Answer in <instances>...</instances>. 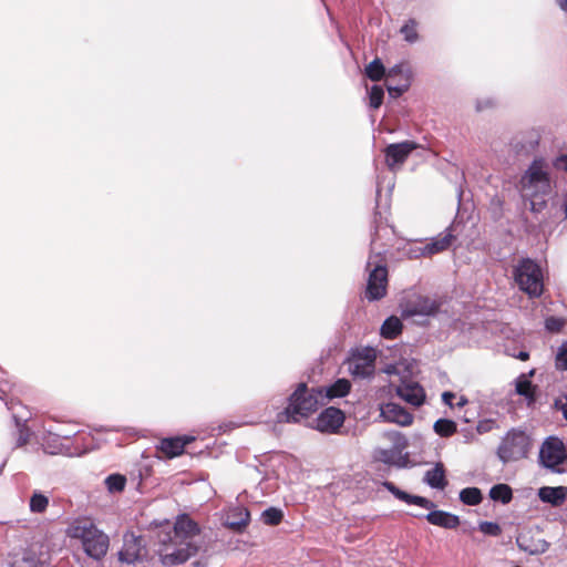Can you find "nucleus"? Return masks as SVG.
<instances>
[{
    "label": "nucleus",
    "mask_w": 567,
    "mask_h": 567,
    "mask_svg": "<svg viewBox=\"0 0 567 567\" xmlns=\"http://www.w3.org/2000/svg\"><path fill=\"white\" fill-rule=\"evenodd\" d=\"M557 3L561 10L567 11V0H557Z\"/></svg>",
    "instance_id": "nucleus-47"
},
{
    "label": "nucleus",
    "mask_w": 567,
    "mask_h": 567,
    "mask_svg": "<svg viewBox=\"0 0 567 567\" xmlns=\"http://www.w3.org/2000/svg\"><path fill=\"white\" fill-rule=\"evenodd\" d=\"M468 403V400L465 398V396H461L458 402L456 403V406L457 408H463L465 406L466 404Z\"/></svg>",
    "instance_id": "nucleus-45"
},
{
    "label": "nucleus",
    "mask_w": 567,
    "mask_h": 567,
    "mask_svg": "<svg viewBox=\"0 0 567 567\" xmlns=\"http://www.w3.org/2000/svg\"><path fill=\"white\" fill-rule=\"evenodd\" d=\"M16 421H17V431H18V439H17L16 447H21L28 443V441L30 439V431L24 424H21L18 420H16Z\"/></svg>",
    "instance_id": "nucleus-37"
},
{
    "label": "nucleus",
    "mask_w": 567,
    "mask_h": 567,
    "mask_svg": "<svg viewBox=\"0 0 567 567\" xmlns=\"http://www.w3.org/2000/svg\"><path fill=\"white\" fill-rule=\"evenodd\" d=\"M195 440L194 436L183 435L176 437H166L159 442L157 449L168 458L183 454L185 446Z\"/></svg>",
    "instance_id": "nucleus-17"
},
{
    "label": "nucleus",
    "mask_w": 567,
    "mask_h": 567,
    "mask_svg": "<svg viewBox=\"0 0 567 567\" xmlns=\"http://www.w3.org/2000/svg\"><path fill=\"white\" fill-rule=\"evenodd\" d=\"M385 73V69L380 59H374L365 68L367 76L372 81H380Z\"/></svg>",
    "instance_id": "nucleus-30"
},
{
    "label": "nucleus",
    "mask_w": 567,
    "mask_h": 567,
    "mask_svg": "<svg viewBox=\"0 0 567 567\" xmlns=\"http://www.w3.org/2000/svg\"><path fill=\"white\" fill-rule=\"evenodd\" d=\"M205 536L198 524L188 515H178L173 530L159 534L157 554L164 566L185 564L200 551H205Z\"/></svg>",
    "instance_id": "nucleus-1"
},
{
    "label": "nucleus",
    "mask_w": 567,
    "mask_h": 567,
    "mask_svg": "<svg viewBox=\"0 0 567 567\" xmlns=\"http://www.w3.org/2000/svg\"><path fill=\"white\" fill-rule=\"evenodd\" d=\"M351 389V384L347 379H339L324 390V396L329 400L346 396Z\"/></svg>",
    "instance_id": "nucleus-24"
},
{
    "label": "nucleus",
    "mask_w": 567,
    "mask_h": 567,
    "mask_svg": "<svg viewBox=\"0 0 567 567\" xmlns=\"http://www.w3.org/2000/svg\"><path fill=\"white\" fill-rule=\"evenodd\" d=\"M522 196L530 200V210L540 212L543 199L551 190L550 164L543 157L535 158L519 181Z\"/></svg>",
    "instance_id": "nucleus-2"
},
{
    "label": "nucleus",
    "mask_w": 567,
    "mask_h": 567,
    "mask_svg": "<svg viewBox=\"0 0 567 567\" xmlns=\"http://www.w3.org/2000/svg\"><path fill=\"white\" fill-rule=\"evenodd\" d=\"M378 458L382 462L389 463L390 462V453L388 451H380Z\"/></svg>",
    "instance_id": "nucleus-43"
},
{
    "label": "nucleus",
    "mask_w": 567,
    "mask_h": 567,
    "mask_svg": "<svg viewBox=\"0 0 567 567\" xmlns=\"http://www.w3.org/2000/svg\"><path fill=\"white\" fill-rule=\"evenodd\" d=\"M565 326V321L557 317H549L545 321V327L550 332H559Z\"/></svg>",
    "instance_id": "nucleus-40"
},
{
    "label": "nucleus",
    "mask_w": 567,
    "mask_h": 567,
    "mask_svg": "<svg viewBox=\"0 0 567 567\" xmlns=\"http://www.w3.org/2000/svg\"><path fill=\"white\" fill-rule=\"evenodd\" d=\"M517 544L520 549L528 551L532 555L543 554L549 548V544L546 540L539 542L534 548L525 547L519 539H517Z\"/></svg>",
    "instance_id": "nucleus-39"
},
{
    "label": "nucleus",
    "mask_w": 567,
    "mask_h": 567,
    "mask_svg": "<svg viewBox=\"0 0 567 567\" xmlns=\"http://www.w3.org/2000/svg\"><path fill=\"white\" fill-rule=\"evenodd\" d=\"M553 166L556 169L567 172V154L558 156L554 161Z\"/></svg>",
    "instance_id": "nucleus-41"
},
{
    "label": "nucleus",
    "mask_w": 567,
    "mask_h": 567,
    "mask_svg": "<svg viewBox=\"0 0 567 567\" xmlns=\"http://www.w3.org/2000/svg\"><path fill=\"white\" fill-rule=\"evenodd\" d=\"M388 90H389L390 94H392V93L394 92L396 96H398V95H400V94H402V92H403V90H402V89H399V87H392V86L388 87Z\"/></svg>",
    "instance_id": "nucleus-46"
},
{
    "label": "nucleus",
    "mask_w": 567,
    "mask_h": 567,
    "mask_svg": "<svg viewBox=\"0 0 567 567\" xmlns=\"http://www.w3.org/2000/svg\"><path fill=\"white\" fill-rule=\"evenodd\" d=\"M480 530L488 536L497 537L502 534V528L497 523L481 522L478 525Z\"/></svg>",
    "instance_id": "nucleus-35"
},
{
    "label": "nucleus",
    "mask_w": 567,
    "mask_h": 567,
    "mask_svg": "<svg viewBox=\"0 0 567 567\" xmlns=\"http://www.w3.org/2000/svg\"><path fill=\"white\" fill-rule=\"evenodd\" d=\"M457 430L456 423L447 419H439L434 423V431L444 437L453 435Z\"/></svg>",
    "instance_id": "nucleus-29"
},
{
    "label": "nucleus",
    "mask_w": 567,
    "mask_h": 567,
    "mask_svg": "<svg viewBox=\"0 0 567 567\" xmlns=\"http://www.w3.org/2000/svg\"><path fill=\"white\" fill-rule=\"evenodd\" d=\"M3 466H6V461L2 463L0 471L3 468Z\"/></svg>",
    "instance_id": "nucleus-53"
},
{
    "label": "nucleus",
    "mask_w": 567,
    "mask_h": 567,
    "mask_svg": "<svg viewBox=\"0 0 567 567\" xmlns=\"http://www.w3.org/2000/svg\"><path fill=\"white\" fill-rule=\"evenodd\" d=\"M538 496L544 503H548L553 506H559L565 502L567 497V488L564 486H545L539 488Z\"/></svg>",
    "instance_id": "nucleus-22"
},
{
    "label": "nucleus",
    "mask_w": 567,
    "mask_h": 567,
    "mask_svg": "<svg viewBox=\"0 0 567 567\" xmlns=\"http://www.w3.org/2000/svg\"><path fill=\"white\" fill-rule=\"evenodd\" d=\"M528 357H529V355H528V353H527V352L522 351V352H519V354H518V357H517V358H518V359H520V360H523V361H525V360H527V359H528Z\"/></svg>",
    "instance_id": "nucleus-49"
},
{
    "label": "nucleus",
    "mask_w": 567,
    "mask_h": 567,
    "mask_svg": "<svg viewBox=\"0 0 567 567\" xmlns=\"http://www.w3.org/2000/svg\"><path fill=\"white\" fill-rule=\"evenodd\" d=\"M250 520L249 511L243 505L230 507L226 515V525L234 532H241Z\"/></svg>",
    "instance_id": "nucleus-19"
},
{
    "label": "nucleus",
    "mask_w": 567,
    "mask_h": 567,
    "mask_svg": "<svg viewBox=\"0 0 567 567\" xmlns=\"http://www.w3.org/2000/svg\"><path fill=\"white\" fill-rule=\"evenodd\" d=\"M453 399H455V394L453 392L446 391L442 394L443 402L449 406H453Z\"/></svg>",
    "instance_id": "nucleus-42"
},
{
    "label": "nucleus",
    "mask_w": 567,
    "mask_h": 567,
    "mask_svg": "<svg viewBox=\"0 0 567 567\" xmlns=\"http://www.w3.org/2000/svg\"><path fill=\"white\" fill-rule=\"evenodd\" d=\"M415 148L416 144L411 141L388 145L384 151L388 167L391 171H394L396 166H400L405 162L410 153Z\"/></svg>",
    "instance_id": "nucleus-13"
},
{
    "label": "nucleus",
    "mask_w": 567,
    "mask_h": 567,
    "mask_svg": "<svg viewBox=\"0 0 567 567\" xmlns=\"http://www.w3.org/2000/svg\"><path fill=\"white\" fill-rule=\"evenodd\" d=\"M346 420L344 413L338 408H327L321 411V433H340Z\"/></svg>",
    "instance_id": "nucleus-16"
},
{
    "label": "nucleus",
    "mask_w": 567,
    "mask_h": 567,
    "mask_svg": "<svg viewBox=\"0 0 567 567\" xmlns=\"http://www.w3.org/2000/svg\"><path fill=\"white\" fill-rule=\"evenodd\" d=\"M566 460L567 453L564 443L558 437H549L542 444L539 462L544 467L559 473L558 466Z\"/></svg>",
    "instance_id": "nucleus-9"
},
{
    "label": "nucleus",
    "mask_w": 567,
    "mask_h": 567,
    "mask_svg": "<svg viewBox=\"0 0 567 567\" xmlns=\"http://www.w3.org/2000/svg\"><path fill=\"white\" fill-rule=\"evenodd\" d=\"M377 350L372 347H360L351 351L347 360L348 370L353 378L365 379L374 374Z\"/></svg>",
    "instance_id": "nucleus-8"
},
{
    "label": "nucleus",
    "mask_w": 567,
    "mask_h": 567,
    "mask_svg": "<svg viewBox=\"0 0 567 567\" xmlns=\"http://www.w3.org/2000/svg\"><path fill=\"white\" fill-rule=\"evenodd\" d=\"M49 453H51V454H55V453H56V451H55V450H50V451H49Z\"/></svg>",
    "instance_id": "nucleus-52"
},
{
    "label": "nucleus",
    "mask_w": 567,
    "mask_h": 567,
    "mask_svg": "<svg viewBox=\"0 0 567 567\" xmlns=\"http://www.w3.org/2000/svg\"><path fill=\"white\" fill-rule=\"evenodd\" d=\"M145 547L144 539L141 536L134 534H126L124 536V544L122 550L118 553L120 560L133 564L143 556Z\"/></svg>",
    "instance_id": "nucleus-14"
},
{
    "label": "nucleus",
    "mask_w": 567,
    "mask_h": 567,
    "mask_svg": "<svg viewBox=\"0 0 567 567\" xmlns=\"http://www.w3.org/2000/svg\"><path fill=\"white\" fill-rule=\"evenodd\" d=\"M383 95V89L379 85H373L369 92L370 106L373 109H379L382 104Z\"/></svg>",
    "instance_id": "nucleus-34"
},
{
    "label": "nucleus",
    "mask_w": 567,
    "mask_h": 567,
    "mask_svg": "<svg viewBox=\"0 0 567 567\" xmlns=\"http://www.w3.org/2000/svg\"><path fill=\"white\" fill-rule=\"evenodd\" d=\"M516 392L519 395H523L526 398L533 396L532 382L525 378H519L516 382Z\"/></svg>",
    "instance_id": "nucleus-38"
},
{
    "label": "nucleus",
    "mask_w": 567,
    "mask_h": 567,
    "mask_svg": "<svg viewBox=\"0 0 567 567\" xmlns=\"http://www.w3.org/2000/svg\"><path fill=\"white\" fill-rule=\"evenodd\" d=\"M382 485L398 499L405 502L406 504L417 505L426 509H432L435 507V504L432 501L422 496L411 495L396 487L392 482L385 481Z\"/></svg>",
    "instance_id": "nucleus-20"
},
{
    "label": "nucleus",
    "mask_w": 567,
    "mask_h": 567,
    "mask_svg": "<svg viewBox=\"0 0 567 567\" xmlns=\"http://www.w3.org/2000/svg\"><path fill=\"white\" fill-rule=\"evenodd\" d=\"M440 306L441 303L435 299L426 296H416L406 302L403 315L405 317L433 316L437 312Z\"/></svg>",
    "instance_id": "nucleus-11"
},
{
    "label": "nucleus",
    "mask_w": 567,
    "mask_h": 567,
    "mask_svg": "<svg viewBox=\"0 0 567 567\" xmlns=\"http://www.w3.org/2000/svg\"><path fill=\"white\" fill-rule=\"evenodd\" d=\"M396 394L413 406H420L425 400L423 388L413 381L403 382L396 388Z\"/></svg>",
    "instance_id": "nucleus-18"
},
{
    "label": "nucleus",
    "mask_w": 567,
    "mask_h": 567,
    "mask_svg": "<svg viewBox=\"0 0 567 567\" xmlns=\"http://www.w3.org/2000/svg\"><path fill=\"white\" fill-rule=\"evenodd\" d=\"M309 426L315 430H319V415L311 420V422L309 423Z\"/></svg>",
    "instance_id": "nucleus-44"
},
{
    "label": "nucleus",
    "mask_w": 567,
    "mask_h": 567,
    "mask_svg": "<svg viewBox=\"0 0 567 567\" xmlns=\"http://www.w3.org/2000/svg\"><path fill=\"white\" fill-rule=\"evenodd\" d=\"M555 365L557 370L567 371V343H564L558 348Z\"/></svg>",
    "instance_id": "nucleus-36"
},
{
    "label": "nucleus",
    "mask_w": 567,
    "mask_h": 567,
    "mask_svg": "<svg viewBox=\"0 0 567 567\" xmlns=\"http://www.w3.org/2000/svg\"><path fill=\"white\" fill-rule=\"evenodd\" d=\"M105 485L111 493L122 492L126 485V478L121 474H111L105 478Z\"/></svg>",
    "instance_id": "nucleus-31"
},
{
    "label": "nucleus",
    "mask_w": 567,
    "mask_h": 567,
    "mask_svg": "<svg viewBox=\"0 0 567 567\" xmlns=\"http://www.w3.org/2000/svg\"><path fill=\"white\" fill-rule=\"evenodd\" d=\"M401 33L404 37V40L409 43L416 42L419 35L416 31V21L415 20H409L402 28Z\"/></svg>",
    "instance_id": "nucleus-33"
},
{
    "label": "nucleus",
    "mask_w": 567,
    "mask_h": 567,
    "mask_svg": "<svg viewBox=\"0 0 567 567\" xmlns=\"http://www.w3.org/2000/svg\"><path fill=\"white\" fill-rule=\"evenodd\" d=\"M49 559L47 546L33 543L24 550L21 559L13 561L11 567H44Z\"/></svg>",
    "instance_id": "nucleus-10"
},
{
    "label": "nucleus",
    "mask_w": 567,
    "mask_h": 567,
    "mask_svg": "<svg viewBox=\"0 0 567 567\" xmlns=\"http://www.w3.org/2000/svg\"><path fill=\"white\" fill-rule=\"evenodd\" d=\"M66 535L79 539L84 553L95 560L102 559L109 550L110 538L87 518L74 519L66 528Z\"/></svg>",
    "instance_id": "nucleus-3"
},
{
    "label": "nucleus",
    "mask_w": 567,
    "mask_h": 567,
    "mask_svg": "<svg viewBox=\"0 0 567 567\" xmlns=\"http://www.w3.org/2000/svg\"><path fill=\"white\" fill-rule=\"evenodd\" d=\"M530 447L528 435L520 430H511L497 447V456L504 463L516 462L527 456Z\"/></svg>",
    "instance_id": "nucleus-7"
},
{
    "label": "nucleus",
    "mask_w": 567,
    "mask_h": 567,
    "mask_svg": "<svg viewBox=\"0 0 567 567\" xmlns=\"http://www.w3.org/2000/svg\"><path fill=\"white\" fill-rule=\"evenodd\" d=\"M426 520L435 526L454 529L460 525V517L444 511H432L425 516Z\"/></svg>",
    "instance_id": "nucleus-21"
},
{
    "label": "nucleus",
    "mask_w": 567,
    "mask_h": 567,
    "mask_svg": "<svg viewBox=\"0 0 567 567\" xmlns=\"http://www.w3.org/2000/svg\"><path fill=\"white\" fill-rule=\"evenodd\" d=\"M402 322L398 317L388 318L381 326V336L386 339H393L401 333Z\"/></svg>",
    "instance_id": "nucleus-25"
},
{
    "label": "nucleus",
    "mask_w": 567,
    "mask_h": 567,
    "mask_svg": "<svg viewBox=\"0 0 567 567\" xmlns=\"http://www.w3.org/2000/svg\"><path fill=\"white\" fill-rule=\"evenodd\" d=\"M564 208H565V215L567 217V202L565 203Z\"/></svg>",
    "instance_id": "nucleus-51"
},
{
    "label": "nucleus",
    "mask_w": 567,
    "mask_h": 567,
    "mask_svg": "<svg viewBox=\"0 0 567 567\" xmlns=\"http://www.w3.org/2000/svg\"><path fill=\"white\" fill-rule=\"evenodd\" d=\"M97 431H116L115 429H106L101 426L100 429H96Z\"/></svg>",
    "instance_id": "nucleus-50"
},
{
    "label": "nucleus",
    "mask_w": 567,
    "mask_h": 567,
    "mask_svg": "<svg viewBox=\"0 0 567 567\" xmlns=\"http://www.w3.org/2000/svg\"><path fill=\"white\" fill-rule=\"evenodd\" d=\"M423 481L432 488L443 489L447 484L443 464L436 463L433 468L425 473Z\"/></svg>",
    "instance_id": "nucleus-23"
},
{
    "label": "nucleus",
    "mask_w": 567,
    "mask_h": 567,
    "mask_svg": "<svg viewBox=\"0 0 567 567\" xmlns=\"http://www.w3.org/2000/svg\"><path fill=\"white\" fill-rule=\"evenodd\" d=\"M489 497L493 501L508 504L513 498V492L506 484H496L489 489Z\"/></svg>",
    "instance_id": "nucleus-26"
},
{
    "label": "nucleus",
    "mask_w": 567,
    "mask_h": 567,
    "mask_svg": "<svg viewBox=\"0 0 567 567\" xmlns=\"http://www.w3.org/2000/svg\"><path fill=\"white\" fill-rule=\"evenodd\" d=\"M514 278L519 289L530 298H537L543 293V271L533 259H522L514 268Z\"/></svg>",
    "instance_id": "nucleus-6"
},
{
    "label": "nucleus",
    "mask_w": 567,
    "mask_h": 567,
    "mask_svg": "<svg viewBox=\"0 0 567 567\" xmlns=\"http://www.w3.org/2000/svg\"><path fill=\"white\" fill-rule=\"evenodd\" d=\"M380 416L386 422L395 423L401 426L411 425L413 422V415L403 406L393 402H389L381 406Z\"/></svg>",
    "instance_id": "nucleus-15"
},
{
    "label": "nucleus",
    "mask_w": 567,
    "mask_h": 567,
    "mask_svg": "<svg viewBox=\"0 0 567 567\" xmlns=\"http://www.w3.org/2000/svg\"><path fill=\"white\" fill-rule=\"evenodd\" d=\"M49 505V498L43 493L35 491L30 497L29 508L31 513H44Z\"/></svg>",
    "instance_id": "nucleus-27"
},
{
    "label": "nucleus",
    "mask_w": 567,
    "mask_h": 567,
    "mask_svg": "<svg viewBox=\"0 0 567 567\" xmlns=\"http://www.w3.org/2000/svg\"><path fill=\"white\" fill-rule=\"evenodd\" d=\"M315 389L309 391L306 383L301 382L288 399V405L277 413L279 423H299L306 420L310 413L316 412L318 398L313 394Z\"/></svg>",
    "instance_id": "nucleus-4"
},
{
    "label": "nucleus",
    "mask_w": 567,
    "mask_h": 567,
    "mask_svg": "<svg viewBox=\"0 0 567 567\" xmlns=\"http://www.w3.org/2000/svg\"><path fill=\"white\" fill-rule=\"evenodd\" d=\"M455 239L451 228H447L444 233L432 238L430 243H426L422 247L414 249L412 252L414 257L423 256L431 257L435 254L446 250Z\"/></svg>",
    "instance_id": "nucleus-12"
},
{
    "label": "nucleus",
    "mask_w": 567,
    "mask_h": 567,
    "mask_svg": "<svg viewBox=\"0 0 567 567\" xmlns=\"http://www.w3.org/2000/svg\"><path fill=\"white\" fill-rule=\"evenodd\" d=\"M282 516V512L276 507H269L261 514L264 523L271 526L278 525L281 522Z\"/></svg>",
    "instance_id": "nucleus-32"
},
{
    "label": "nucleus",
    "mask_w": 567,
    "mask_h": 567,
    "mask_svg": "<svg viewBox=\"0 0 567 567\" xmlns=\"http://www.w3.org/2000/svg\"><path fill=\"white\" fill-rule=\"evenodd\" d=\"M460 499L465 505L475 506L482 502L483 495L477 487H466L460 492Z\"/></svg>",
    "instance_id": "nucleus-28"
},
{
    "label": "nucleus",
    "mask_w": 567,
    "mask_h": 567,
    "mask_svg": "<svg viewBox=\"0 0 567 567\" xmlns=\"http://www.w3.org/2000/svg\"><path fill=\"white\" fill-rule=\"evenodd\" d=\"M375 239H372L371 254L367 261L369 278L365 288V298L369 301H375L383 298L386 293L388 270L382 258V251L375 250Z\"/></svg>",
    "instance_id": "nucleus-5"
},
{
    "label": "nucleus",
    "mask_w": 567,
    "mask_h": 567,
    "mask_svg": "<svg viewBox=\"0 0 567 567\" xmlns=\"http://www.w3.org/2000/svg\"><path fill=\"white\" fill-rule=\"evenodd\" d=\"M560 410H561V412H563L564 417H565V419H566V421H567V396H566V403H565V404H561Z\"/></svg>",
    "instance_id": "nucleus-48"
}]
</instances>
